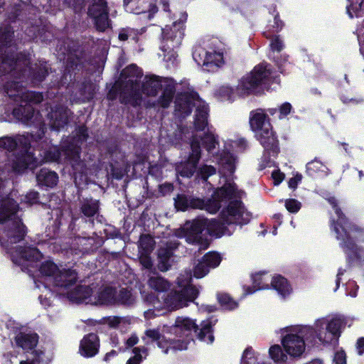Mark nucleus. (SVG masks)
<instances>
[{"mask_svg": "<svg viewBox=\"0 0 364 364\" xmlns=\"http://www.w3.org/2000/svg\"><path fill=\"white\" fill-rule=\"evenodd\" d=\"M196 107L195 128L196 129L204 130L208 124V107L205 102L197 100L193 103L186 96L178 97L175 101V112L180 117H185L191 114L192 107Z\"/></svg>", "mask_w": 364, "mask_h": 364, "instance_id": "ddd939ff", "label": "nucleus"}, {"mask_svg": "<svg viewBox=\"0 0 364 364\" xmlns=\"http://www.w3.org/2000/svg\"><path fill=\"white\" fill-rule=\"evenodd\" d=\"M38 198H39L38 193L37 191H32L28 192L25 196L24 201L29 205H33V204L38 203Z\"/></svg>", "mask_w": 364, "mask_h": 364, "instance_id": "4d7b16f0", "label": "nucleus"}, {"mask_svg": "<svg viewBox=\"0 0 364 364\" xmlns=\"http://www.w3.org/2000/svg\"><path fill=\"white\" fill-rule=\"evenodd\" d=\"M212 57L221 58V54L216 52L207 53L201 48L196 49L193 53V58L199 65H208L212 61Z\"/></svg>", "mask_w": 364, "mask_h": 364, "instance_id": "72a5a7b5", "label": "nucleus"}, {"mask_svg": "<svg viewBox=\"0 0 364 364\" xmlns=\"http://www.w3.org/2000/svg\"><path fill=\"white\" fill-rule=\"evenodd\" d=\"M142 76L141 70L134 65L124 68L120 75V100L122 103H137L141 98L139 82Z\"/></svg>", "mask_w": 364, "mask_h": 364, "instance_id": "1a4fd4ad", "label": "nucleus"}, {"mask_svg": "<svg viewBox=\"0 0 364 364\" xmlns=\"http://www.w3.org/2000/svg\"><path fill=\"white\" fill-rule=\"evenodd\" d=\"M235 159L232 154L229 153L225 154L220 159L222 168L220 170V173L224 175L226 173H229L230 174L233 173L235 170Z\"/></svg>", "mask_w": 364, "mask_h": 364, "instance_id": "f704fd0d", "label": "nucleus"}, {"mask_svg": "<svg viewBox=\"0 0 364 364\" xmlns=\"http://www.w3.org/2000/svg\"><path fill=\"white\" fill-rule=\"evenodd\" d=\"M38 341L36 333H19L16 337V344L24 350H32Z\"/></svg>", "mask_w": 364, "mask_h": 364, "instance_id": "473e14b6", "label": "nucleus"}, {"mask_svg": "<svg viewBox=\"0 0 364 364\" xmlns=\"http://www.w3.org/2000/svg\"><path fill=\"white\" fill-rule=\"evenodd\" d=\"M148 284L150 288L157 291H164L169 288L168 282L159 276H152L149 279Z\"/></svg>", "mask_w": 364, "mask_h": 364, "instance_id": "4c0bfd02", "label": "nucleus"}, {"mask_svg": "<svg viewBox=\"0 0 364 364\" xmlns=\"http://www.w3.org/2000/svg\"><path fill=\"white\" fill-rule=\"evenodd\" d=\"M131 4L129 9L134 14H139L149 13V18L158 11L156 6L151 0H124V6L127 8Z\"/></svg>", "mask_w": 364, "mask_h": 364, "instance_id": "4be33fe9", "label": "nucleus"}, {"mask_svg": "<svg viewBox=\"0 0 364 364\" xmlns=\"http://www.w3.org/2000/svg\"><path fill=\"white\" fill-rule=\"evenodd\" d=\"M80 212L84 217L92 218L99 216L100 203L97 200L92 198L84 199L80 202Z\"/></svg>", "mask_w": 364, "mask_h": 364, "instance_id": "c756f323", "label": "nucleus"}, {"mask_svg": "<svg viewBox=\"0 0 364 364\" xmlns=\"http://www.w3.org/2000/svg\"><path fill=\"white\" fill-rule=\"evenodd\" d=\"M250 125L257 139L266 151L278 152V141L272 130L267 114L262 109L253 110L250 114Z\"/></svg>", "mask_w": 364, "mask_h": 364, "instance_id": "39448f33", "label": "nucleus"}, {"mask_svg": "<svg viewBox=\"0 0 364 364\" xmlns=\"http://www.w3.org/2000/svg\"><path fill=\"white\" fill-rule=\"evenodd\" d=\"M149 252H141L139 257L140 264L146 269H151L153 263L151 257L148 255Z\"/></svg>", "mask_w": 364, "mask_h": 364, "instance_id": "6e6d98bb", "label": "nucleus"}, {"mask_svg": "<svg viewBox=\"0 0 364 364\" xmlns=\"http://www.w3.org/2000/svg\"><path fill=\"white\" fill-rule=\"evenodd\" d=\"M221 218L222 222L216 220L202 219V221L205 223V230L210 235L217 237H221L225 232V224L236 223L242 225L247 223L250 220V215L245 211L241 201L236 200L229 203L227 210L223 212Z\"/></svg>", "mask_w": 364, "mask_h": 364, "instance_id": "20e7f679", "label": "nucleus"}, {"mask_svg": "<svg viewBox=\"0 0 364 364\" xmlns=\"http://www.w3.org/2000/svg\"><path fill=\"white\" fill-rule=\"evenodd\" d=\"M343 322L340 318H333L328 322L324 331L316 333L318 339L325 343H336L341 333Z\"/></svg>", "mask_w": 364, "mask_h": 364, "instance_id": "412c9836", "label": "nucleus"}, {"mask_svg": "<svg viewBox=\"0 0 364 364\" xmlns=\"http://www.w3.org/2000/svg\"><path fill=\"white\" fill-rule=\"evenodd\" d=\"M174 328L176 332L178 329L185 331H191L193 330L198 332V338L207 343H212L214 341L213 335L211 322L209 321H204L200 324V328L195 323V321L188 318L178 317L175 322Z\"/></svg>", "mask_w": 364, "mask_h": 364, "instance_id": "2eb2a0df", "label": "nucleus"}, {"mask_svg": "<svg viewBox=\"0 0 364 364\" xmlns=\"http://www.w3.org/2000/svg\"><path fill=\"white\" fill-rule=\"evenodd\" d=\"M92 294V289L89 286L79 285L73 290L68 292V298L74 302H92L91 296Z\"/></svg>", "mask_w": 364, "mask_h": 364, "instance_id": "a878e982", "label": "nucleus"}, {"mask_svg": "<svg viewBox=\"0 0 364 364\" xmlns=\"http://www.w3.org/2000/svg\"><path fill=\"white\" fill-rule=\"evenodd\" d=\"M205 127L204 130L196 129L197 131H203V133L202 134H196L193 136L192 141L194 139L197 138L198 143L200 144V141L203 142L204 147L208 152H211L218 144V141H217L214 134L209 131V129ZM200 147V145L199 144Z\"/></svg>", "mask_w": 364, "mask_h": 364, "instance_id": "cd10ccee", "label": "nucleus"}, {"mask_svg": "<svg viewBox=\"0 0 364 364\" xmlns=\"http://www.w3.org/2000/svg\"><path fill=\"white\" fill-rule=\"evenodd\" d=\"M92 302L96 304H116V289L112 287L105 288L92 299Z\"/></svg>", "mask_w": 364, "mask_h": 364, "instance_id": "7c9ffc66", "label": "nucleus"}, {"mask_svg": "<svg viewBox=\"0 0 364 364\" xmlns=\"http://www.w3.org/2000/svg\"><path fill=\"white\" fill-rule=\"evenodd\" d=\"M209 272V268L202 259L195 267L193 270L194 277L196 278H202Z\"/></svg>", "mask_w": 364, "mask_h": 364, "instance_id": "8fccbe9b", "label": "nucleus"}, {"mask_svg": "<svg viewBox=\"0 0 364 364\" xmlns=\"http://www.w3.org/2000/svg\"><path fill=\"white\" fill-rule=\"evenodd\" d=\"M42 352H32L31 358H28L26 360L21 361L20 364H39L42 361Z\"/></svg>", "mask_w": 364, "mask_h": 364, "instance_id": "864d4df0", "label": "nucleus"}, {"mask_svg": "<svg viewBox=\"0 0 364 364\" xmlns=\"http://www.w3.org/2000/svg\"><path fill=\"white\" fill-rule=\"evenodd\" d=\"M315 334V331L311 327L296 328L282 338V343L289 355L299 357L305 350V341L312 343Z\"/></svg>", "mask_w": 364, "mask_h": 364, "instance_id": "f8f14e48", "label": "nucleus"}, {"mask_svg": "<svg viewBox=\"0 0 364 364\" xmlns=\"http://www.w3.org/2000/svg\"><path fill=\"white\" fill-rule=\"evenodd\" d=\"M36 180L40 186L53 187L58 183V176L55 171L42 168L36 174Z\"/></svg>", "mask_w": 364, "mask_h": 364, "instance_id": "c85d7f7f", "label": "nucleus"}, {"mask_svg": "<svg viewBox=\"0 0 364 364\" xmlns=\"http://www.w3.org/2000/svg\"><path fill=\"white\" fill-rule=\"evenodd\" d=\"M203 205V200L188 197L186 195H178L175 198V206L177 209L181 210H186L188 208H201Z\"/></svg>", "mask_w": 364, "mask_h": 364, "instance_id": "bb28decb", "label": "nucleus"}, {"mask_svg": "<svg viewBox=\"0 0 364 364\" xmlns=\"http://www.w3.org/2000/svg\"><path fill=\"white\" fill-rule=\"evenodd\" d=\"M70 110L63 106H56L48 114V124L52 130L60 131L68 122Z\"/></svg>", "mask_w": 364, "mask_h": 364, "instance_id": "aec40b11", "label": "nucleus"}, {"mask_svg": "<svg viewBox=\"0 0 364 364\" xmlns=\"http://www.w3.org/2000/svg\"><path fill=\"white\" fill-rule=\"evenodd\" d=\"M62 6H59V9H63L65 7H71L75 11L81 10L84 5V0H62Z\"/></svg>", "mask_w": 364, "mask_h": 364, "instance_id": "09e8293b", "label": "nucleus"}, {"mask_svg": "<svg viewBox=\"0 0 364 364\" xmlns=\"http://www.w3.org/2000/svg\"><path fill=\"white\" fill-rule=\"evenodd\" d=\"M202 259L209 269L218 267L221 262V257L216 252H208Z\"/></svg>", "mask_w": 364, "mask_h": 364, "instance_id": "37998d69", "label": "nucleus"}, {"mask_svg": "<svg viewBox=\"0 0 364 364\" xmlns=\"http://www.w3.org/2000/svg\"><path fill=\"white\" fill-rule=\"evenodd\" d=\"M218 299L219 303L226 309H234L237 307V303L226 294H218Z\"/></svg>", "mask_w": 364, "mask_h": 364, "instance_id": "de8ad7c7", "label": "nucleus"}, {"mask_svg": "<svg viewBox=\"0 0 364 364\" xmlns=\"http://www.w3.org/2000/svg\"><path fill=\"white\" fill-rule=\"evenodd\" d=\"M108 323L112 327H117L121 322L119 317H112L107 319Z\"/></svg>", "mask_w": 364, "mask_h": 364, "instance_id": "338daca9", "label": "nucleus"}, {"mask_svg": "<svg viewBox=\"0 0 364 364\" xmlns=\"http://www.w3.org/2000/svg\"><path fill=\"white\" fill-rule=\"evenodd\" d=\"M58 270L59 269L57 265L50 261L43 262L40 267L41 274L50 278L52 282Z\"/></svg>", "mask_w": 364, "mask_h": 364, "instance_id": "ea45409f", "label": "nucleus"}, {"mask_svg": "<svg viewBox=\"0 0 364 364\" xmlns=\"http://www.w3.org/2000/svg\"><path fill=\"white\" fill-rule=\"evenodd\" d=\"M361 229L358 228V230H353L351 231L350 230H348L349 232L350 236V242H353V245H350L349 244V242H347V244L344 243L343 241H341V246L343 248H344L346 252L350 256L351 253L354 255L355 257L358 259L360 262H364V248H357L354 243L353 237L352 236V234L355 232L360 231Z\"/></svg>", "mask_w": 364, "mask_h": 364, "instance_id": "2f4dec72", "label": "nucleus"}, {"mask_svg": "<svg viewBox=\"0 0 364 364\" xmlns=\"http://www.w3.org/2000/svg\"><path fill=\"white\" fill-rule=\"evenodd\" d=\"M87 137V129L85 127H78L76 131V136L74 137H67L65 140L73 141L74 144H77L79 147V156L80 157V146L82 141H85Z\"/></svg>", "mask_w": 364, "mask_h": 364, "instance_id": "a19ab883", "label": "nucleus"}, {"mask_svg": "<svg viewBox=\"0 0 364 364\" xmlns=\"http://www.w3.org/2000/svg\"><path fill=\"white\" fill-rule=\"evenodd\" d=\"M286 208L291 213H296L301 208V203L295 199H289L285 203Z\"/></svg>", "mask_w": 364, "mask_h": 364, "instance_id": "5fc2aeb1", "label": "nucleus"}, {"mask_svg": "<svg viewBox=\"0 0 364 364\" xmlns=\"http://www.w3.org/2000/svg\"><path fill=\"white\" fill-rule=\"evenodd\" d=\"M272 286L283 296L289 294L290 289L288 282L287 279L282 276L274 277L272 280Z\"/></svg>", "mask_w": 364, "mask_h": 364, "instance_id": "c9c22d12", "label": "nucleus"}, {"mask_svg": "<svg viewBox=\"0 0 364 364\" xmlns=\"http://www.w3.org/2000/svg\"><path fill=\"white\" fill-rule=\"evenodd\" d=\"M356 348L359 355L364 353V338H360L356 343Z\"/></svg>", "mask_w": 364, "mask_h": 364, "instance_id": "0e129e2a", "label": "nucleus"}, {"mask_svg": "<svg viewBox=\"0 0 364 364\" xmlns=\"http://www.w3.org/2000/svg\"><path fill=\"white\" fill-rule=\"evenodd\" d=\"M129 38L133 41H136V31L129 28L122 29L119 33V39L124 41Z\"/></svg>", "mask_w": 364, "mask_h": 364, "instance_id": "3c124183", "label": "nucleus"}, {"mask_svg": "<svg viewBox=\"0 0 364 364\" xmlns=\"http://www.w3.org/2000/svg\"><path fill=\"white\" fill-rule=\"evenodd\" d=\"M162 192H171L173 190V186L170 183L164 184L161 186Z\"/></svg>", "mask_w": 364, "mask_h": 364, "instance_id": "774afa93", "label": "nucleus"}, {"mask_svg": "<svg viewBox=\"0 0 364 364\" xmlns=\"http://www.w3.org/2000/svg\"><path fill=\"white\" fill-rule=\"evenodd\" d=\"M191 280V276L186 274V279L184 275L178 277V284L181 287L180 290H174L168 293L164 297V305L171 309L176 310L188 306V303L193 302L199 294V291L195 287L188 285Z\"/></svg>", "mask_w": 364, "mask_h": 364, "instance_id": "6e6552de", "label": "nucleus"}, {"mask_svg": "<svg viewBox=\"0 0 364 364\" xmlns=\"http://www.w3.org/2000/svg\"><path fill=\"white\" fill-rule=\"evenodd\" d=\"M139 341V338L136 334H132L126 341L128 348L132 347L136 345Z\"/></svg>", "mask_w": 364, "mask_h": 364, "instance_id": "e2e57ef3", "label": "nucleus"}, {"mask_svg": "<svg viewBox=\"0 0 364 364\" xmlns=\"http://www.w3.org/2000/svg\"><path fill=\"white\" fill-rule=\"evenodd\" d=\"M184 36V23L182 21L174 22L162 29L161 50L166 61H173L177 57L175 48L181 44Z\"/></svg>", "mask_w": 364, "mask_h": 364, "instance_id": "9b49d317", "label": "nucleus"}, {"mask_svg": "<svg viewBox=\"0 0 364 364\" xmlns=\"http://www.w3.org/2000/svg\"><path fill=\"white\" fill-rule=\"evenodd\" d=\"M14 31L9 25L0 27V78L4 92L19 104L13 110L14 117L23 123H28L35 116L33 105L43 100L41 93L27 90L22 85L28 75L33 84L41 82L48 73L46 62L39 60L28 69L30 60L22 53H15L13 43Z\"/></svg>", "mask_w": 364, "mask_h": 364, "instance_id": "f257e3e1", "label": "nucleus"}, {"mask_svg": "<svg viewBox=\"0 0 364 364\" xmlns=\"http://www.w3.org/2000/svg\"><path fill=\"white\" fill-rule=\"evenodd\" d=\"M270 46L273 50H276L277 52L281 51L284 47L283 42L279 36H275L272 38Z\"/></svg>", "mask_w": 364, "mask_h": 364, "instance_id": "13d9d810", "label": "nucleus"}, {"mask_svg": "<svg viewBox=\"0 0 364 364\" xmlns=\"http://www.w3.org/2000/svg\"><path fill=\"white\" fill-rule=\"evenodd\" d=\"M291 110V105L289 102H285L282 104L279 107V117L282 118L283 117L287 116L290 113Z\"/></svg>", "mask_w": 364, "mask_h": 364, "instance_id": "052dcab7", "label": "nucleus"}, {"mask_svg": "<svg viewBox=\"0 0 364 364\" xmlns=\"http://www.w3.org/2000/svg\"><path fill=\"white\" fill-rule=\"evenodd\" d=\"M272 70L267 63H261L240 82L237 90L241 94H251L269 90L272 81Z\"/></svg>", "mask_w": 364, "mask_h": 364, "instance_id": "0eeeda50", "label": "nucleus"}, {"mask_svg": "<svg viewBox=\"0 0 364 364\" xmlns=\"http://www.w3.org/2000/svg\"><path fill=\"white\" fill-rule=\"evenodd\" d=\"M144 300L146 302L152 304L154 308L160 309L161 304L158 298L155 296L154 294H150L145 296Z\"/></svg>", "mask_w": 364, "mask_h": 364, "instance_id": "bf43d9fd", "label": "nucleus"}, {"mask_svg": "<svg viewBox=\"0 0 364 364\" xmlns=\"http://www.w3.org/2000/svg\"><path fill=\"white\" fill-rule=\"evenodd\" d=\"M43 157L38 159L31 152L33 159H36V165L28 166L27 168L33 169L41 164L43 161L46 162H69L75 173H83L85 164L79 156V147L77 144H74L69 140H63L61 142L60 148L56 146L50 148L49 150L44 151Z\"/></svg>", "mask_w": 364, "mask_h": 364, "instance_id": "7ed1b4c3", "label": "nucleus"}, {"mask_svg": "<svg viewBox=\"0 0 364 364\" xmlns=\"http://www.w3.org/2000/svg\"><path fill=\"white\" fill-rule=\"evenodd\" d=\"M333 362L335 364H346V354L344 351H338L335 354Z\"/></svg>", "mask_w": 364, "mask_h": 364, "instance_id": "680f3d73", "label": "nucleus"}, {"mask_svg": "<svg viewBox=\"0 0 364 364\" xmlns=\"http://www.w3.org/2000/svg\"><path fill=\"white\" fill-rule=\"evenodd\" d=\"M159 90L162 94L157 100V105L166 108L173 100L175 94V85L172 80L157 76H146L142 85V92L149 96H154Z\"/></svg>", "mask_w": 364, "mask_h": 364, "instance_id": "9d476101", "label": "nucleus"}, {"mask_svg": "<svg viewBox=\"0 0 364 364\" xmlns=\"http://www.w3.org/2000/svg\"><path fill=\"white\" fill-rule=\"evenodd\" d=\"M269 355L271 358L278 363H284L287 358V356L285 355L282 350L281 347L279 345H274L272 346L269 348Z\"/></svg>", "mask_w": 364, "mask_h": 364, "instance_id": "a18cd8bd", "label": "nucleus"}, {"mask_svg": "<svg viewBox=\"0 0 364 364\" xmlns=\"http://www.w3.org/2000/svg\"><path fill=\"white\" fill-rule=\"evenodd\" d=\"M133 353H134V355L127 360V364H139L142 360V355L141 353H144L146 357L147 355V349L144 347L134 348L133 349Z\"/></svg>", "mask_w": 364, "mask_h": 364, "instance_id": "49530a36", "label": "nucleus"}, {"mask_svg": "<svg viewBox=\"0 0 364 364\" xmlns=\"http://www.w3.org/2000/svg\"><path fill=\"white\" fill-rule=\"evenodd\" d=\"M87 15L98 31H105L109 28L110 20L106 0H92L88 7Z\"/></svg>", "mask_w": 364, "mask_h": 364, "instance_id": "f3484780", "label": "nucleus"}, {"mask_svg": "<svg viewBox=\"0 0 364 364\" xmlns=\"http://www.w3.org/2000/svg\"><path fill=\"white\" fill-rule=\"evenodd\" d=\"M134 299L130 291L126 289H122L117 292L116 291V304L130 305Z\"/></svg>", "mask_w": 364, "mask_h": 364, "instance_id": "79ce46f5", "label": "nucleus"}, {"mask_svg": "<svg viewBox=\"0 0 364 364\" xmlns=\"http://www.w3.org/2000/svg\"><path fill=\"white\" fill-rule=\"evenodd\" d=\"M306 173L311 176H313L316 173L320 172L327 174L328 171V168L321 161L316 159L309 162L306 164Z\"/></svg>", "mask_w": 364, "mask_h": 364, "instance_id": "58836bf2", "label": "nucleus"}, {"mask_svg": "<svg viewBox=\"0 0 364 364\" xmlns=\"http://www.w3.org/2000/svg\"><path fill=\"white\" fill-rule=\"evenodd\" d=\"M99 347L98 336L95 333H89L80 342V353L85 357H93L98 353Z\"/></svg>", "mask_w": 364, "mask_h": 364, "instance_id": "b1692460", "label": "nucleus"}, {"mask_svg": "<svg viewBox=\"0 0 364 364\" xmlns=\"http://www.w3.org/2000/svg\"><path fill=\"white\" fill-rule=\"evenodd\" d=\"M205 228V223L202 221V219L196 220L186 223L183 228L176 231L175 235L178 237H185L188 243H199L202 239V232Z\"/></svg>", "mask_w": 364, "mask_h": 364, "instance_id": "a211bd4d", "label": "nucleus"}, {"mask_svg": "<svg viewBox=\"0 0 364 364\" xmlns=\"http://www.w3.org/2000/svg\"><path fill=\"white\" fill-rule=\"evenodd\" d=\"M215 168L212 166L204 165L199 169V173L204 180H207L210 176L215 174Z\"/></svg>", "mask_w": 364, "mask_h": 364, "instance_id": "603ef678", "label": "nucleus"}, {"mask_svg": "<svg viewBox=\"0 0 364 364\" xmlns=\"http://www.w3.org/2000/svg\"><path fill=\"white\" fill-rule=\"evenodd\" d=\"M154 241L149 235H141L139 240V247L143 252H150L154 248Z\"/></svg>", "mask_w": 364, "mask_h": 364, "instance_id": "c03bdc74", "label": "nucleus"}, {"mask_svg": "<svg viewBox=\"0 0 364 364\" xmlns=\"http://www.w3.org/2000/svg\"><path fill=\"white\" fill-rule=\"evenodd\" d=\"M178 242L176 240H170L166 246L161 247L158 251L159 269L162 272L167 271L171 266V257H173V250L178 247Z\"/></svg>", "mask_w": 364, "mask_h": 364, "instance_id": "5701e85b", "label": "nucleus"}, {"mask_svg": "<svg viewBox=\"0 0 364 364\" xmlns=\"http://www.w3.org/2000/svg\"><path fill=\"white\" fill-rule=\"evenodd\" d=\"M77 279V275L75 270L63 269L58 271L53 282L56 287L68 289L76 282Z\"/></svg>", "mask_w": 364, "mask_h": 364, "instance_id": "393cba45", "label": "nucleus"}, {"mask_svg": "<svg viewBox=\"0 0 364 364\" xmlns=\"http://www.w3.org/2000/svg\"><path fill=\"white\" fill-rule=\"evenodd\" d=\"M272 177L274 179V183L277 185L284 179V175L279 171H274Z\"/></svg>", "mask_w": 364, "mask_h": 364, "instance_id": "69168bd1", "label": "nucleus"}, {"mask_svg": "<svg viewBox=\"0 0 364 364\" xmlns=\"http://www.w3.org/2000/svg\"><path fill=\"white\" fill-rule=\"evenodd\" d=\"M243 194V191L237 190L235 183L227 182L214 193L211 199L204 201V205L200 209H205L210 213H215L220 208L221 202L230 201V203L238 200Z\"/></svg>", "mask_w": 364, "mask_h": 364, "instance_id": "4468645a", "label": "nucleus"}, {"mask_svg": "<svg viewBox=\"0 0 364 364\" xmlns=\"http://www.w3.org/2000/svg\"><path fill=\"white\" fill-rule=\"evenodd\" d=\"M328 200L335 210V213L338 216L337 221L333 220L331 222V225L336 234V238L341 241H343L346 244H347L349 240V244L353 245V242H350V235L348 230H350L353 231V230H358V227L348 221L341 210L338 207L335 198H329Z\"/></svg>", "mask_w": 364, "mask_h": 364, "instance_id": "dca6fc26", "label": "nucleus"}, {"mask_svg": "<svg viewBox=\"0 0 364 364\" xmlns=\"http://www.w3.org/2000/svg\"><path fill=\"white\" fill-rule=\"evenodd\" d=\"M145 336L151 339L152 341H157L158 346L161 348H166L164 353H168V342L164 340V336L160 333L158 329H148L145 331Z\"/></svg>", "mask_w": 364, "mask_h": 364, "instance_id": "e433bc0d", "label": "nucleus"}, {"mask_svg": "<svg viewBox=\"0 0 364 364\" xmlns=\"http://www.w3.org/2000/svg\"><path fill=\"white\" fill-rule=\"evenodd\" d=\"M31 138H34V136L21 135L16 139L9 136L0 138V148L7 151H12L16 147L21 149L13 159L12 168L14 171L21 172L27 168L28 166L36 165V159H33L29 151Z\"/></svg>", "mask_w": 364, "mask_h": 364, "instance_id": "423d86ee", "label": "nucleus"}, {"mask_svg": "<svg viewBox=\"0 0 364 364\" xmlns=\"http://www.w3.org/2000/svg\"><path fill=\"white\" fill-rule=\"evenodd\" d=\"M18 208L16 202L10 198L0 200V242L14 263L38 261L43 255L36 247L14 246L22 241L26 234L25 225L16 215Z\"/></svg>", "mask_w": 364, "mask_h": 364, "instance_id": "f03ea898", "label": "nucleus"}, {"mask_svg": "<svg viewBox=\"0 0 364 364\" xmlns=\"http://www.w3.org/2000/svg\"><path fill=\"white\" fill-rule=\"evenodd\" d=\"M191 154L188 158V160L178 166L176 171L184 177H191L193 175L196 171V166L200 159V150L199 143L197 138L194 139L191 144Z\"/></svg>", "mask_w": 364, "mask_h": 364, "instance_id": "6ab92c4d", "label": "nucleus"}]
</instances>
